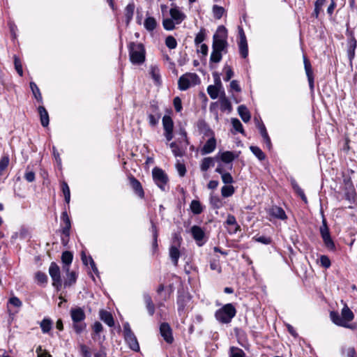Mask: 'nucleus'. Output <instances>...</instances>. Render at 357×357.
Instances as JSON below:
<instances>
[{"mask_svg": "<svg viewBox=\"0 0 357 357\" xmlns=\"http://www.w3.org/2000/svg\"><path fill=\"white\" fill-rule=\"evenodd\" d=\"M70 315L73 321V328L77 334H80L86 330V324L84 322L86 314L82 307H72Z\"/></svg>", "mask_w": 357, "mask_h": 357, "instance_id": "nucleus-1", "label": "nucleus"}, {"mask_svg": "<svg viewBox=\"0 0 357 357\" xmlns=\"http://www.w3.org/2000/svg\"><path fill=\"white\" fill-rule=\"evenodd\" d=\"M128 52L130 62L135 65L142 64L146 58V50L141 43L131 42L128 45Z\"/></svg>", "mask_w": 357, "mask_h": 357, "instance_id": "nucleus-2", "label": "nucleus"}, {"mask_svg": "<svg viewBox=\"0 0 357 357\" xmlns=\"http://www.w3.org/2000/svg\"><path fill=\"white\" fill-rule=\"evenodd\" d=\"M227 31L224 26H219L217 32L213 37L212 49L218 52H227L228 43L227 41Z\"/></svg>", "mask_w": 357, "mask_h": 357, "instance_id": "nucleus-3", "label": "nucleus"}, {"mask_svg": "<svg viewBox=\"0 0 357 357\" xmlns=\"http://www.w3.org/2000/svg\"><path fill=\"white\" fill-rule=\"evenodd\" d=\"M236 310L231 303H227L218 310L215 314L216 319L222 323L228 324L236 316Z\"/></svg>", "mask_w": 357, "mask_h": 357, "instance_id": "nucleus-4", "label": "nucleus"}, {"mask_svg": "<svg viewBox=\"0 0 357 357\" xmlns=\"http://www.w3.org/2000/svg\"><path fill=\"white\" fill-rule=\"evenodd\" d=\"M200 82V79L196 73H187L180 77L178 81V88L185 91L188 88L195 86Z\"/></svg>", "mask_w": 357, "mask_h": 357, "instance_id": "nucleus-5", "label": "nucleus"}, {"mask_svg": "<svg viewBox=\"0 0 357 357\" xmlns=\"http://www.w3.org/2000/svg\"><path fill=\"white\" fill-rule=\"evenodd\" d=\"M49 274L52 280V285L59 291L62 286L60 268L55 262H52L49 268Z\"/></svg>", "mask_w": 357, "mask_h": 357, "instance_id": "nucleus-6", "label": "nucleus"}, {"mask_svg": "<svg viewBox=\"0 0 357 357\" xmlns=\"http://www.w3.org/2000/svg\"><path fill=\"white\" fill-rule=\"evenodd\" d=\"M153 178L157 185L162 190H165V185L168 182V177L165 172L158 167H154L152 170Z\"/></svg>", "mask_w": 357, "mask_h": 357, "instance_id": "nucleus-7", "label": "nucleus"}, {"mask_svg": "<svg viewBox=\"0 0 357 357\" xmlns=\"http://www.w3.org/2000/svg\"><path fill=\"white\" fill-rule=\"evenodd\" d=\"M162 125L165 130V136L167 141L173 138L174 123L169 116L165 115L162 118Z\"/></svg>", "mask_w": 357, "mask_h": 357, "instance_id": "nucleus-8", "label": "nucleus"}, {"mask_svg": "<svg viewBox=\"0 0 357 357\" xmlns=\"http://www.w3.org/2000/svg\"><path fill=\"white\" fill-rule=\"evenodd\" d=\"M330 318L331 321L337 326L351 330H354L357 328L355 324H347L346 321H344V320L342 319V317H340L337 312L331 311L330 312Z\"/></svg>", "mask_w": 357, "mask_h": 357, "instance_id": "nucleus-9", "label": "nucleus"}, {"mask_svg": "<svg viewBox=\"0 0 357 357\" xmlns=\"http://www.w3.org/2000/svg\"><path fill=\"white\" fill-rule=\"evenodd\" d=\"M160 333L167 343L172 344L173 342L172 331L169 324L162 323L160 326Z\"/></svg>", "mask_w": 357, "mask_h": 357, "instance_id": "nucleus-10", "label": "nucleus"}, {"mask_svg": "<svg viewBox=\"0 0 357 357\" xmlns=\"http://www.w3.org/2000/svg\"><path fill=\"white\" fill-rule=\"evenodd\" d=\"M347 45V56L351 64L355 57V50L357 45V41L352 33H350V38L348 39Z\"/></svg>", "mask_w": 357, "mask_h": 357, "instance_id": "nucleus-11", "label": "nucleus"}, {"mask_svg": "<svg viewBox=\"0 0 357 357\" xmlns=\"http://www.w3.org/2000/svg\"><path fill=\"white\" fill-rule=\"evenodd\" d=\"M210 138L206 142L201 149L202 155H206L212 153L216 148V139L215 135H208Z\"/></svg>", "mask_w": 357, "mask_h": 357, "instance_id": "nucleus-12", "label": "nucleus"}, {"mask_svg": "<svg viewBox=\"0 0 357 357\" xmlns=\"http://www.w3.org/2000/svg\"><path fill=\"white\" fill-rule=\"evenodd\" d=\"M169 15L176 24H181L186 17L185 15L177 6L170 8Z\"/></svg>", "mask_w": 357, "mask_h": 357, "instance_id": "nucleus-13", "label": "nucleus"}, {"mask_svg": "<svg viewBox=\"0 0 357 357\" xmlns=\"http://www.w3.org/2000/svg\"><path fill=\"white\" fill-rule=\"evenodd\" d=\"M304 67L306 75L307 77L309 86L311 90L314 89V77H313V72L312 69V66L310 64V61L307 59L306 56L303 57Z\"/></svg>", "mask_w": 357, "mask_h": 357, "instance_id": "nucleus-14", "label": "nucleus"}, {"mask_svg": "<svg viewBox=\"0 0 357 357\" xmlns=\"http://www.w3.org/2000/svg\"><path fill=\"white\" fill-rule=\"evenodd\" d=\"M130 185L134 190L135 193L140 198L144 197V192L140 182L134 176L129 178Z\"/></svg>", "mask_w": 357, "mask_h": 357, "instance_id": "nucleus-15", "label": "nucleus"}, {"mask_svg": "<svg viewBox=\"0 0 357 357\" xmlns=\"http://www.w3.org/2000/svg\"><path fill=\"white\" fill-rule=\"evenodd\" d=\"M320 234L325 245L330 250H334L335 244L331 237L329 229H320Z\"/></svg>", "mask_w": 357, "mask_h": 357, "instance_id": "nucleus-16", "label": "nucleus"}, {"mask_svg": "<svg viewBox=\"0 0 357 357\" xmlns=\"http://www.w3.org/2000/svg\"><path fill=\"white\" fill-rule=\"evenodd\" d=\"M268 214L277 219H280L282 220H286L287 218V215L284 211L279 206H273L268 210Z\"/></svg>", "mask_w": 357, "mask_h": 357, "instance_id": "nucleus-17", "label": "nucleus"}, {"mask_svg": "<svg viewBox=\"0 0 357 357\" xmlns=\"http://www.w3.org/2000/svg\"><path fill=\"white\" fill-rule=\"evenodd\" d=\"M191 233L194 239L197 242L198 245H202V243H199V242L203 240L205 236L203 229L199 226L194 225L191 227Z\"/></svg>", "mask_w": 357, "mask_h": 357, "instance_id": "nucleus-18", "label": "nucleus"}, {"mask_svg": "<svg viewBox=\"0 0 357 357\" xmlns=\"http://www.w3.org/2000/svg\"><path fill=\"white\" fill-rule=\"evenodd\" d=\"M61 220L65 224V227L62 228L61 232L66 237H69L71 228L70 220L66 211H63L61 214Z\"/></svg>", "mask_w": 357, "mask_h": 357, "instance_id": "nucleus-19", "label": "nucleus"}, {"mask_svg": "<svg viewBox=\"0 0 357 357\" xmlns=\"http://www.w3.org/2000/svg\"><path fill=\"white\" fill-rule=\"evenodd\" d=\"M125 340L128 344L130 348L135 351H138L139 350V345L137 342V337L134 335V333H130L129 335H125L124 336Z\"/></svg>", "mask_w": 357, "mask_h": 357, "instance_id": "nucleus-20", "label": "nucleus"}, {"mask_svg": "<svg viewBox=\"0 0 357 357\" xmlns=\"http://www.w3.org/2000/svg\"><path fill=\"white\" fill-rule=\"evenodd\" d=\"M73 259V255L70 251H65L62 253L61 255V261L63 264V270L65 272H68V268H70V265L72 263Z\"/></svg>", "mask_w": 357, "mask_h": 357, "instance_id": "nucleus-21", "label": "nucleus"}, {"mask_svg": "<svg viewBox=\"0 0 357 357\" xmlns=\"http://www.w3.org/2000/svg\"><path fill=\"white\" fill-rule=\"evenodd\" d=\"M100 318L102 321H104L110 327H112L114 325V321L112 314L106 310H101L100 311Z\"/></svg>", "mask_w": 357, "mask_h": 357, "instance_id": "nucleus-22", "label": "nucleus"}, {"mask_svg": "<svg viewBox=\"0 0 357 357\" xmlns=\"http://www.w3.org/2000/svg\"><path fill=\"white\" fill-rule=\"evenodd\" d=\"M341 317L344 321H346L347 324H349V322L351 321L354 318L353 312L346 304L341 310Z\"/></svg>", "mask_w": 357, "mask_h": 357, "instance_id": "nucleus-23", "label": "nucleus"}, {"mask_svg": "<svg viewBox=\"0 0 357 357\" xmlns=\"http://www.w3.org/2000/svg\"><path fill=\"white\" fill-rule=\"evenodd\" d=\"M135 8V6L133 2L129 3L125 8L124 14L126 17V23L127 25L130 24L132 19Z\"/></svg>", "mask_w": 357, "mask_h": 357, "instance_id": "nucleus-24", "label": "nucleus"}, {"mask_svg": "<svg viewBox=\"0 0 357 357\" xmlns=\"http://www.w3.org/2000/svg\"><path fill=\"white\" fill-rule=\"evenodd\" d=\"M181 253L179 250L175 245H172L169 248V257L175 266H178V259Z\"/></svg>", "mask_w": 357, "mask_h": 357, "instance_id": "nucleus-25", "label": "nucleus"}, {"mask_svg": "<svg viewBox=\"0 0 357 357\" xmlns=\"http://www.w3.org/2000/svg\"><path fill=\"white\" fill-rule=\"evenodd\" d=\"M217 158L206 157L202 160L200 169L202 172H206L211 167L215 165V160Z\"/></svg>", "mask_w": 357, "mask_h": 357, "instance_id": "nucleus-26", "label": "nucleus"}, {"mask_svg": "<svg viewBox=\"0 0 357 357\" xmlns=\"http://www.w3.org/2000/svg\"><path fill=\"white\" fill-rule=\"evenodd\" d=\"M143 297L149 315L153 316L155 313V305L152 301L151 297L148 294H144Z\"/></svg>", "mask_w": 357, "mask_h": 357, "instance_id": "nucleus-27", "label": "nucleus"}, {"mask_svg": "<svg viewBox=\"0 0 357 357\" xmlns=\"http://www.w3.org/2000/svg\"><path fill=\"white\" fill-rule=\"evenodd\" d=\"M198 129L200 132L206 136L212 135L214 134L213 131L208 127V126L204 121H199L197 123Z\"/></svg>", "mask_w": 357, "mask_h": 357, "instance_id": "nucleus-28", "label": "nucleus"}, {"mask_svg": "<svg viewBox=\"0 0 357 357\" xmlns=\"http://www.w3.org/2000/svg\"><path fill=\"white\" fill-rule=\"evenodd\" d=\"M66 273V278L64 281V287H70L75 284L77 280V275L74 271H70L68 269V272Z\"/></svg>", "mask_w": 357, "mask_h": 357, "instance_id": "nucleus-29", "label": "nucleus"}, {"mask_svg": "<svg viewBox=\"0 0 357 357\" xmlns=\"http://www.w3.org/2000/svg\"><path fill=\"white\" fill-rule=\"evenodd\" d=\"M326 0H315L314 9L312 15L318 18L320 13L323 12L322 7L325 5Z\"/></svg>", "mask_w": 357, "mask_h": 357, "instance_id": "nucleus-30", "label": "nucleus"}, {"mask_svg": "<svg viewBox=\"0 0 357 357\" xmlns=\"http://www.w3.org/2000/svg\"><path fill=\"white\" fill-rule=\"evenodd\" d=\"M144 26L148 31H153L157 26L156 20L153 17H148L145 19Z\"/></svg>", "mask_w": 357, "mask_h": 357, "instance_id": "nucleus-31", "label": "nucleus"}, {"mask_svg": "<svg viewBox=\"0 0 357 357\" xmlns=\"http://www.w3.org/2000/svg\"><path fill=\"white\" fill-rule=\"evenodd\" d=\"M190 210L195 215H199L202 213L203 207L198 200H192L190 204Z\"/></svg>", "mask_w": 357, "mask_h": 357, "instance_id": "nucleus-32", "label": "nucleus"}, {"mask_svg": "<svg viewBox=\"0 0 357 357\" xmlns=\"http://www.w3.org/2000/svg\"><path fill=\"white\" fill-rule=\"evenodd\" d=\"M150 74L151 77L155 81L156 84H160V70L157 66H151L150 67Z\"/></svg>", "mask_w": 357, "mask_h": 357, "instance_id": "nucleus-33", "label": "nucleus"}, {"mask_svg": "<svg viewBox=\"0 0 357 357\" xmlns=\"http://www.w3.org/2000/svg\"><path fill=\"white\" fill-rule=\"evenodd\" d=\"M41 330L43 333H49L52 326V322L50 319L45 318L40 324Z\"/></svg>", "mask_w": 357, "mask_h": 357, "instance_id": "nucleus-34", "label": "nucleus"}, {"mask_svg": "<svg viewBox=\"0 0 357 357\" xmlns=\"http://www.w3.org/2000/svg\"><path fill=\"white\" fill-rule=\"evenodd\" d=\"M220 109L222 111H231L232 109L229 100L224 95L220 98Z\"/></svg>", "mask_w": 357, "mask_h": 357, "instance_id": "nucleus-35", "label": "nucleus"}, {"mask_svg": "<svg viewBox=\"0 0 357 357\" xmlns=\"http://www.w3.org/2000/svg\"><path fill=\"white\" fill-rule=\"evenodd\" d=\"M238 47L240 54L243 58L245 59L248 55V47L247 40L239 41Z\"/></svg>", "mask_w": 357, "mask_h": 357, "instance_id": "nucleus-36", "label": "nucleus"}, {"mask_svg": "<svg viewBox=\"0 0 357 357\" xmlns=\"http://www.w3.org/2000/svg\"><path fill=\"white\" fill-rule=\"evenodd\" d=\"M235 158V155L231 151H225L221 153L220 159L225 163H229L232 162Z\"/></svg>", "mask_w": 357, "mask_h": 357, "instance_id": "nucleus-37", "label": "nucleus"}, {"mask_svg": "<svg viewBox=\"0 0 357 357\" xmlns=\"http://www.w3.org/2000/svg\"><path fill=\"white\" fill-rule=\"evenodd\" d=\"M250 151L259 160H264L266 158L265 154L264 152L261 150L260 148L256 146H251L250 147Z\"/></svg>", "mask_w": 357, "mask_h": 357, "instance_id": "nucleus-38", "label": "nucleus"}, {"mask_svg": "<svg viewBox=\"0 0 357 357\" xmlns=\"http://www.w3.org/2000/svg\"><path fill=\"white\" fill-rule=\"evenodd\" d=\"M213 16L215 18L220 20L224 15L225 10L223 7L214 5L212 8Z\"/></svg>", "mask_w": 357, "mask_h": 357, "instance_id": "nucleus-39", "label": "nucleus"}, {"mask_svg": "<svg viewBox=\"0 0 357 357\" xmlns=\"http://www.w3.org/2000/svg\"><path fill=\"white\" fill-rule=\"evenodd\" d=\"M220 88L214 85H209L208 86L207 92L212 99H216L218 97Z\"/></svg>", "mask_w": 357, "mask_h": 357, "instance_id": "nucleus-40", "label": "nucleus"}, {"mask_svg": "<svg viewBox=\"0 0 357 357\" xmlns=\"http://www.w3.org/2000/svg\"><path fill=\"white\" fill-rule=\"evenodd\" d=\"M210 204L214 208H220L222 206V202L218 195L211 196Z\"/></svg>", "mask_w": 357, "mask_h": 357, "instance_id": "nucleus-41", "label": "nucleus"}, {"mask_svg": "<svg viewBox=\"0 0 357 357\" xmlns=\"http://www.w3.org/2000/svg\"><path fill=\"white\" fill-rule=\"evenodd\" d=\"M234 193V188L232 185H224L221 189V194L224 197H231Z\"/></svg>", "mask_w": 357, "mask_h": 357, "instance_id": "nucleus-42", "label": "nucleus"}, {"mask_svg": "<svg viewBox=\"0 0 357 357\" xmlns=\"http://www.w3.org/2000/svg\"><path fill=\"white\" fill-rule=\"evenodd\" d=\"M175 22L172 18H166L162 21V25L165 30L172 31L175 28Z\"/></svg>", "mask_w": 357, "mask_h": 357, "instance_id": "nucleus-43", "label": "nucleus"}, {"mask_svg": "<svg viewBox=\"0 0 357 357\" xmlns=\"http://www.w3.org/2000/svg\"><path fill=\"white\" fill-rule=\"evenodd\" d=\"M222 52H218L213 50L210 56V62L215 63H219L222 60Z\"/></svg>", "mask_w": 357, "mask_h": 357, "instance_id": "nucleus-44", "label": "nucleus"}, {"mask_svg": "<svg viewBox=\"0 0 357 357\" xmlns=\"http://www.w3.org/2000/svg\"><path fill=\"white\" fill-rule=\"evenodd\" d=\"M61 189L64 195L65 201L66 203H69L70 200V188L67 183L63 182L61 184Z\"/></svg>", "mask_w": 357, "mask_h": 357, "instance_id": "nucleus-45", "label": "nucleus"}, {"mask_svg": "<svg viewBox=\"0 0 357 357\" xmlns=\"http://www.w3.org/2000/svg\"><path fill=\"white\" fill-rule=\"evenodd\" d=\"M245 352L238 347H231L230 348V357H245Z\"/></svg>", "mask_w": 357, "mask_h": 357, "instance_id": "nucleus-46", "label": "nucleus"}, {"mask_svg": "<svg viewBox=\"0 0 357 357\" xmlns=\"http://www.w3.org/2000/svg\"><path fill=\"white\" fill-rule=\"evenodd\" d=\"M35 278L39 284H47L48 280L47 275L41 271L36 273Z\"/></svg>", "mask_w": 357, "mask_h": 357, "instance_id": "nucleus-47", "label": "nucleus"}, {"mask_svg": "<svg viewBox=\"0 0 357 357\" xmlns=\"http://www.w3.org/2000/svg\"><path fill=\"white\" fill-rule=\"evenodd\" d=\"M231 124H232L234 129L236 132L242 133V134L244 133V130L243 128L242 123H241V121L238 119H235V118L231 119Z\"/></svg>", "mask_w": 357, "mask_h": 357, "instance_id": "nucleus-48", "label": "nucleus"}, {"mask_svg": "<svg viewBox=\"0 0 357 357\" xmlns=\"http://www.w3.org/2000/svg\"><path fill=\"white\" fill-rule=\"evenodd\" d=\"M30 87L35 98L38 101H40L42 100V96L38 86L34 82H31Z\"/></svg>", "mask_w": 357, "mask_h": 357, "instance_id": "nucleus-49", "label": "nucleus"}, {"mask_svg": "<svg viewBox=\"0 0 357 357\" xmlns=\"http://www.w3.org/2000/svg\"><path fill=\"white\" fill-rule=\"evenodd\" d=\"M165 45L168 48L173 50L176 47L177 42L173 36H169L165 39Z\"/></svg>", "mask_w": 357, "mask_h": 357, "instance_id": "nucleus-50", "label": "nucleus"}, {"mask_svg": "<svg viewBox=\"0 0 357 357\" xmlns=\"http://www.w3.org/2000/svg\"><path fill=\"white\" fill-rule=\"evenodd\" d=\"M151 229L153 238V247L154 249H157L158 232L156 226L154 225L153 222H151Z\"/></svg>", "mask_w": 357, "mask_h": 357, "instance_id": "nucleus-51", "label": "nucleus"}, {"mask_svg": "<svg viewBox=\"0 0 357 357\" xmlns=\"http://www.w3.org/2000/svg\"><path fill=\"white\" fill-rule=\"evenodd\" d=\"M9 158L8 156H3L0 160V176L2 175L3 172L7 168L9 164Z\"/></svg>", "mask_w": 357, "mask_h": 357, "instance_id": "nucleus-52", "label": "nucleus"}, {"mask_svg": "<svg viewBox=\"0 0 357 357\" xmlns=\"http://www.w3.org/2000/svg\"><path fill=\"white\" fill-rule=\"evenodd\" d=\"M224 71L225 72V76L224 77V80L225 82H228L234 76L233 70L229 66L226 65L224 67Z\"/></svg>", "mask_w": 357, "mask_h": 357, "instance_id": "nucleus-53", "label": "nucleus"}, {"mask_svg": "<svg viewBox=\"0 0 357 357\" xmlns=\"http://www.w3.org/2000/svg\"><path fill=\"white\" fill-rule=\"evenodd\" d=\"M170 148L172 149V153L176 157L181 156L183 155L182 151L176 142H172L170 144Z\"/></svg>", "mask_w": 357, "mask_h": 357, "instance_id": "nucleus-54", "label": "nucleus"}, {"mask_svg": "<svg viewBox=\"0 0 357 357\" xmlns=\"http://www.w3.org/2000/svg\"><path fill=\"white\" fill-rule=\"evenodd\" d=\"M205 40L204 29H201L200 31L196 35L195 38V45L201 44Z\"/></svg>", "mask_w": 357, "mask_h": 357, "instance_id": "nucleus-55", "label": "nucleus"}, {"mask_svg": "<svg viewBox=\"0 0 357 357\" xmlns=\"http://www.w3.org/2000/svg\"><path fill=\"white\" fill-rule=\"evenodd\" d=\"M41 125L43 127H47L49 125L50 117L48 113H39Z\"/></svg>", "mask_w": 357, "mask_h": 357, "instance_id": "nucleus-56", "label": "nucleus"}, {"mask_svg": "<svg viewBox=\"0 0 357 357\" xmlns=\"http://www.w3.org/2000/svg\"><path fill=\"white\" fill-rule=\"evenodd\" d=\"M210 268L211 270L216 271L219 273L222 272V268L218 259H213L211 261Z\"/></svg>", "mask_w": 357, "mask_h": 357, "instance_id": "nucleus-57", "label": "nucleus"}, {"mask_svg": "<svg viewBox=\"0 0 357 357\" xmlns=\"http://www.w3.org/2000/svg\"><path fill=\"white\" fill-rule=\"evenodd\" d=\"M226 224L228 225H235L236 226L235 231H237L239 229V225L237 224L236 218L233 215H228L226 220Z\"/></svg>", "mask_w": 357, "mask_h": 357, "instance_id": "nucleus-58", "label": "nucleus"}, {"mask_svg": "<svg viewBox=\"0 0 357 357\" xmlns=\"http://www.w3.org/2000/svg\"><path fill=\"white\" fill-rule=\"evenodd\" d=\"M14 64L15 70H17V73L20 76L23 75V70H22V66L20 60L17 57L15 56L14 58Z\"/></svg>", "mask_w": 357, "mask_h": 357, "instance_id": "nucleus-59", "label": "nucleus"}, {"mask_svg": "<svg viewBox=\"0 0 357 357\" xmlns=\"http://www.w3.org/2000/svg\"><path fill=\"white\" fill-rule=\"evenodd\" d=\"M319 261H320V264H321V266H323L326 268H328L331 266V260L327 256L321 255L320 257Z\"/></svg>", "mask_w": 357, "mask_h": 357, "instance_id": "nucleus-60", "label": "nucleus"}, {"mask_svg": "<svg viewBox=\"0 0 357 357\" xmlns=\"http://www.w3.org/2000/svg\"><path fill=\"white\" fill-rule=\"evenodd\" d=\"M221 178L222 182L225 184H231L234 182V179L230 173L226 172L222 174Z\"/></svg>", "mask_w": 357, "mask_h": 357, "instance_id": "nucleus-61", "label": "nucleus"}, {"mask_svg": "<svg viewBox=\"0 0 357 357\" xmlns=\"http://www.w3.org/2000/svg\"><path fill=\"white\" fill-rule=\"evenodd\" d=\"M255 239L257 242L261 243L264 245H269L271 243V238L270 237H266L264 236L255 237Z\"/></svg>", "mask_w": 357, "mask_h": 357, "instance_id": "nucleus-62", "label": "nucleus"}, {"mask_svg": "<svg viewBox=\"0 0 357 357\" xmlns=\"http://www.w3.org/2000/svg\"><path fill=\"white\" fill-rule=\"evenodd\" d=\"M176 169L178 172V174L181 176H184L186 173V168L184 164L178 162L176 165Z\"/></svg>", "mask_w": 357, "mask_h": 357, "instance_id": "nucleus-63", "label": "nucleus"}, {"mask_svg": "<svg viewBox=\"0 0 357 357\" xmlns=\"http://www.w3.org/2000/svg\"><path fill=\"white\" fill-rule=\"evenodd\" d=\"M80 351L83 357H91V354L86 345H80Z\"/></svg>", "mask_w": 357, "mask_h": 357, "instance_id": "nucleus-64", "label": "nucleus"}]
</instances>
